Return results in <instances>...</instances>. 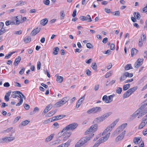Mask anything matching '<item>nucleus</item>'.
I'll list each match as a JSON object with an SVG mask.
<instances>
[{"label":"nucleus","instance_id":"obj_1","mask_svg":"<svg viewBox=\"0 0 147 147\" xmlns=\"http://www.w3.org/2000/svg\"><path fill=\"white\" fill-rule=\"evenodd\" d=\"M98 127L97 124H94L91 126L85 132L86 135H89L86 137H83L75 145V147H81L89 141L91 138L93 136L94 132L96 131Z\"/></svg>","mask_w":147,"mask_h":147},{"label":"nucleus","instance_id":"obj_2","mask_svg":"<svg viewBox=\"0 0 147 147\" xmlns=\"http://www.w3.org/2000/svg\"><path fill=\"white\" fill-rule=\"evenodd\" d=\"M77 126L78 124L76 123H74L70 124L67 126L65 128H64L61 132L58 133V135L59 136H60L63 135L62 134L63 132L69 130H74L75 129Z\"/></svg>","mask_w":147,"mask_h":147},{"label":"nucleus","instance_id":"obj_3","mask_svg":"<svg viewBox=\"0 0 147 147\" xmlns=\"http://www.w3.org/2000/svg\"><path fill=\"white\" fill-rule=\"evenodd\" d=\"M119 119H117L115 120L114 122H113L111 124L108 126L105 129L104 132L102 133V135L104 136L105 135V134L109 132H110L112 130L113 128L116 125V124L119 121Z\"/></svg>","mask_w":147,"mask_h":147},{"label":"nucleus","instance_id":"obj_4","mask_svg":"<svg viewBox=\"0 0 147 147\" xmlns=\"http://www.w3.org/2000/svg\"><path fill=\"white\" fill-rule=\"evenodd\" d=\"M138 88V87H134L129 89L127 91L125 92L123 95V98H125L128 97L132 94L135 92Z\"/></svg>","mask_w":147,"mask_h":147},{"label":"nucleus","instance_id":"obj_5","mask_svg":"<svg viewBox=\"0 0 147 147\" xmlns=\"http://www.w3.org/2000/svg\"><path fill=\"white\" fill-rule=\"evenodd\" d=\"M147 124V114L143 118L142 122L139 125L138 129H140L142 128Z\"/></svg>","mask_w":147,"mask_h":147},{"label":"nucleus","instance_id":"obj_6","mask_svg":"<svg viewBox=\"0 0 147 147\" xmlns=\"http://www.w3.org/2000/svg\"><path fill=\"white\" fill-rule=\"evenodd\" d=\"M125 134V131H124L116 138L115 140L116 142H117L122 140Z\"/></svg>","mask_w":147,"mask_h":147},{"label":"nucleus","instance_id":"obj_7","mask_svg":"<svg viewBox=\"0 0 147 147\" xmlns=\"http://www.w3.org/2000/svg\"><path fill=\"white\" fill-rule=\"evenodd\" d=\"M143 60L142 59H138L134 64L135 68H138L140 67L142 64Z\"/></svg>","mask_w":147,"mask_h":147},{"label":"nucleus","instance_id":"obj_8","mask_svg":"<svg viewBox=\"0 0 147 147\" xmlns=\"http://www.w3.org/2000/svg\"><path fill=\"white\" fill-rule=\"evenodd\" d=\"M63 132L64 133L63 134L64 137L63 140L65 141L70 136L71 134V132L70 131L67 132V131H64Z\"/></svg>","mask_w":147,"mask_h":147},{"label":"nucleus","instance_id":"obj_9","mask_svg":"<svg viewBox=\"0 0 147 147\" xmlns=\"http://www.w3.org/2000/svg\"><path fill=\"white\" fill-rule=\"evenodd\" d=\"M65 116H66L65 115H57V116L53 117L52 119V120L53 121H55L56 120L60 119L62 118H64V117H65Z\"/></svg>","mask_w":147,"mask_h":147},{"label":"nucleus","instance_id":"obj_10","mask_svg":"<svg viewBox=\"0 0 147 147\" xmlns=\"http://www.w3.org/2000/svg\"><path fill=\"white\" fill-rule=\"evenodd\" d=\"M139 114V112L137 110L129 118V120L130 121H132L134 119L136 116L138 115Z\"/></svg>","mask_w":147,"mask_h":147},{"label":"nucleus","instance_id":"obj_11","mask_svg":"<svg viewBox=\"0 0 147 147\" xmlns=\"http://www.w3.org/2000/svg\"><path fill=\"white\" fill-rule=\"evenodd\" d=\"M110 133H108L105 136L103 137L100 138L99 140L101 141L102 143L103 142L106 141L109 138L110 136Z\"/></svg>","mask_w":147,"mask_h":147},{"label":"nucleus","instance_id":"obj_12","mask_svg":"<svg viewBox=\"0 0 147 147\" xmlns=\"http://www.w3.org/2000/svg\"><path fill=\"white\" fill-rule=\"evenodd\" d=\"M147 103L146 101H144L143 102L141 103V107L138 109L137 110L139 112V113L141 111H140L143 110L147 106Z\"/></svg>","mask_w":147,"mask_h":147},{"label":"nucleus","instance_id":"obj_13","mask_svg":"<svg viewBox=\"0 0 147 147\" xmlns=\"http://www.w3.org/2000/svg\"><path fill=\"white\" fill-rule=\"evenodd\" d=\"M104 120L103 119V118L102 116H101L100 117H99L96 119H95L94 121H93V123H95V124H96V123H100ZM97 125H98L97 124H96ZM98 126V125H97Z\"/></svg>","mask_w":147,"mask_h":147},{"label":"nucleus","instance_id":"obj_14","mask_svg":"<svg viewBox=\"0 0 147 147\" xmlns=\"http://www.w3.org/2000/svg\"><path fill=\"white\" fill-rule=\"evenodd\" d=\"M40 28H37L33 30L31 33L32 36H34L38 33L40 30Z\"/></svg>","mask_w":147,"mask_h":147},{"label":"nucleus","instance_id":"obj_15","mask_svg":"<svg viewBox=\"0 0 147 147\" xmlns=\"http://www.w3.org/2000/svg\"><path fill=\"white\" fill-rule=\"evenodd\" d=\"M16 24L17 25L19 24L21 22L22 19V16H18L16 17Z\"/></svg>","mask_w":147,"mask_h":147},{"label":"nucleus","instance_id":"obj_16","mask_svg":"<svg viewBox=\"0 0 147 147\" xmlns=\"http://www.w3.org/2000/svg\"><path fill=\"white\" fill-rule=\"evenodd\" d=\"M54 135V134H52L48 136L45 140V142H47L51 141L53 138Z\"/></svg>","mask_w":147,"mask_h":147},{"label":"nucleus","instance_id":"obj_17","mask_svg":"<svg viewBox=\"0 0 147 147\" xmlns=\"http://www.w3.org/2000/svg\"><path fill=\"white\" fill-rule=\"evenodd\" d=\"M65 104L64 102H63V101H62V100H61L58 101V102H57L55 104V106L56 107H59Z\"/></svg>","mask_w":147,"mask_h":147},{"label":"nucleus","instance_id":"obj_18","mask_svg":"<svg viewBox=\"0 0 147 147\" xmlns=\"http://www.w3.org/2000/svg\"><path fill=\"white\" fill-rule=\"evenodd\" d=\"M21 57L20 56H18L17 58H16L14 63L15 65L17 66L21 60Z\"/></svg>","mask_w":147,"mask_h":147},{"label":"nucleus","instance_id":"obj_19","mask_svg":"<svg viewBox=\"0 0 147 147\" xmlns=\"http://www.w3.org/2000/svg\"><path fill=\"white\" fill-rule=\"evenodd\" d=\"M93 113H96L100 112L101 111V108L99 107H96L92 108Z\"/></svg>","mask_w":147,"mask_h":147},{"label":"nucleus","instance_id":"obj_20","mask_svg":"<svg viewBox=\"0 0 147 147\" xmlns=\"http://www.w3.org/2000/svg\"><path fill=\"white\" fill-rule=\"evenodd\" d=\"M48 22V20L47 18L42 20L40 21V24L43 26L46 25Z\"/></svg>","mask_w":147,"mask_h":147},{"label":"nucleus","instance_id":"obj_21","mask_svg":"<svg viewBox=\"0 0 147 147\" xmlns=\"http://www.w3.org/2000/svg\"><path fill=\"white\" fill-rule=\"evenodd\" d=\"M21 92L19 91H15L12 93V96L14 98H16L17 97L16 94H21Z\"/></svg>","mask_w":147,"mask_h":147},{"label":"nucleus","instance_id":"obj_22","mask_svg":"<svg viewBox=\"0 0 147 147\" xmlns=\"http://www.w3.org/2000/svg\"><path fill=\"white\" fill-rule=\"evenodd\" d=\"M133 15H134V17L136 19H137L138 20L140 19L141 18V16L140 15L139 13L138 12H134L133 13Z\"/></svg>","mask_w":147,"mask_h":147},{"label":"nucleus","instance_id":"obj_23","mask_svg":"<svg viewBox=\"0 0 147 147\" xmlns=\"http://www.w3.org/2000/svg\"><path fill=\"white\" fill-rule=\"evenodd\" d=\"M24 42L26 43L30 42L31 40V38L30 36L26 37L24 39Z\"/></svg>","mask_w":147,"mask_h":147},{"label":"nucleus","instance_id":"obj_24","mask_svg":"<svg viewBox=\"0 0 147 147\" xmlns=\"http://www.w3.org/2000/svg\"><path fill=\"white\" fill-rule=\"evenodd\" d=\"M138 51L134 48H133L131 50V55L133 57L134 54H136L138 52Z\"/></svg>","mask_w":147,"mask_h":147},{"label":"nucleus","instance_id":"obj_25","mask_svg":"<svg viewBox=\"0 0 147 147\" xmlns=\"http://www.w3.org/2000/svg\"><path fill=\"white\" fill-rule=\"evenodd\" d=\"M86 19L85 21L87 22H90L92 21V20L89 15H87L86 16H85Z\"/></svg>","mask_w":147,"mask_h":147},{"label":"nucleus","instance_id":"obj_26","mask_svg":"<svg viewBox=\"0 0 147 147\" xmlns=\"http://www.w3.org/2000/svg\"><path fill=\"white\" fill-rule=\"evenodd\" d=\"M63 77L61 76H58L57 77L56 80L59 83H61L63 81Z\"/></svg>","mask_w":147,"mask_h":147},{"label":"nucleus","instance_id":"obj_27","mask_svg":"<svg viewBox=\"0 0 147 147\" xmlns=\"http://www.w3.org/2000/svg\"><path fill=\"white\" fill-rule=\"evenodd\" d=\"M140 137H135L133 139L134 143L135 144H138V141L140 140Z\"/></svg>","mask_w":147,"mask_h":147},{"label":"nucleus","instance_id":"obj_28","mask_svg":"<svg viewBox=\"0 0 147 147\" xmlns=\"http://www.w3.org/2000/svg\"><path fill=\"white\" fill-rule=\"evenodd\" d=\"M133 69L131 64H127L125 67V69L127 70L131 69Z\"/></svg>","mask_w":147,"mask_h":147},{"label":"nucleus","instance_id":"obj_29","mask_svg":"<svg viewBox=\"0 0 147 147\" xmlns=\"http://www.w3.org/2000/svg\"><path fill=\"white\" fill-rule=\"evenodd\" d=\"M16 52H10L5 57V59H8L10 58L11 56L12 55L13 53H15Z\"/></svg>","mask_w":147,"mask_h":147},{"label":"nucleus","instance_id":"obj_30","mask_svg":"<svg viewBox=\"0 0 147 147\" xmlns=\"http://www.w3.org/2000/svg\"><path fill=\"white\" fill-rule=\"evenodd\" d=\"M59 49L58 47H56L54 48L53 54L54 55H57L58 54Z\"/></svg>","mask_w":147,"mask_h":147},{"label":"nucleus","instance_id":"obj_31","mask_svg":"<svg viewBox=\"0 0 147 147\" xmlns=\"http://www.w3.org/2000/svg\"><path fill=\"white\" fill-rule=\"evenodd\" d=\"M124 74L125 75V76L126 78L127 77H132L133 75V74L131 73H129L127 72H124Z\"/></svg>","mask_w":147,"mask_h":147},{"label":"nucleus","instance_id":"obj_32","mask_svg":"<svg viewBox=\"0 0 147 147\" xmlns=\"http://www.w3.org/2000/svg\"><path fill=\"white\" fill-rule=\"evenodd\" d=\"M130 87V84H129L124 85L123 86V90L125 91L127 90Z\"/></svg>","mask_w":147,"mask_h":147},{"label":"nucleus","instance_id":"obj_33","mask_svg":"<svg viewBox=\"0 0 147 147\" xmlns=\"http://www.w3.org/2000/svg\"><path fill=\"white\" fill-rule=\"evenodd\" d=\"M91 67L93 69L96 70L97 69V66L95 62L92 63L91 65Z\"/></svg>","mask_w":147,"mask_h":147},{"label":"nucleus","instance_id":"obj_34","mask_svg":"<svg viewBox=\"0 0 147 147\" xmlns=\"http://www.w3.org/2000/svg\"><path fill=\"white\" fill-rule=\"evenodd\" d=\"M115 96V94H113L110 95L108 97L109 103L110 102L113 101V98Z\"/></svg>","mask_w":147,"mask_h":147},{"label":"nucleus","instance_id":"obj_35","mask_svg":"<svg viewBox=\"0 0 147 147\" xmlns=\"http://www.w3.org/2000/svg\"><path fill=\"white\" fill-rule=\"evenodd\" d=\"M102 142L99 140L97 141L93 145L92 147H98Z\"/></svg>","mask_w":147,"mask_h":147},{"label":"nucleus","instance_id":"obj_36","mask_svg":"<svg viewBox=\"0 0 147 147\" xmlns=\"http://www.w3.org/2000/svg\"><path fill=\"white\" fill-rule=\"evenodd\" d=\"M26 4V1H19L18 3L16 4L18 6L19 5H22Z\"/></svg>","mask_w":147,"mask_h":147},{"label":"nucleus","instance_id":"obj_37","mask_svg":"<svg viewBox=\"0 0 147 147\" xmlns=\"http://www.w3.org/2000/svg\"><path fill=\"white\" fill-rule=\"evenodd\" d=\"M57 110L55 109L54 110L52 111H50L48 113V115L49 116H51L53 115L54 114H55L57 112Z\"/></svg>","mask_w":147,"mask_h":147},{"label":"nucleus","instance_id":"obj_38","mask_svg":"<svg viewBox=\"0 0 147 147\" xmlns=\"http://www.w3.org/2000/svg\"><path fill=\"white\" fill-rule=\"evenodd\" d=\"M102 100L106 103H109L108 96L106 95H104L102 97Z\"/></svg>","mask_w":147,"mask_h":147},{"label":"nucleus","instance_id":"obj_39","mask_svg":"<svg viewBox=\"0 0 147 147\" xmlns=\"http://www.w3.org/2000/svg\"><path fill=\"white\" fill-rule=\"evenodd\" d=\"M141 40L144 42L146 40V36L145 34H143L141 36Z\"/></svg>","mask_w":147,"mask_h":147},{"label":"nucleus","instance_id":"obj_40","mask_svg":"<svg viewBox=\"0 0 147 147\" xmlns=\"http://www.w3.org/2000/svg\"><path fill=\"white\" fill-rule=\"evenodd\" d=\"M110 115V113H106L104 115L102 116V117L103 118V120L106 119L107 118L109 115Z\"/></svg>","mask_w":147,"mask_h":147},{"label":"nucleus","instance_id":"obj_41","mask_svg":"<svg viewBox=\"0 0 147 147\" xmlns=\"http://www.w3.org/2000/svg\"><path fill=\"white\" fill-rule=\"evenodd\" d=\"M123 130L119 127H118L115 130V132L118 134L122 131Z\"/></svg>","mask_w":147,"mask_h":147},{"label":"nucleus","instance_id":"obj_42","mask_svg":"<svg viewBox=\"0 0 147 147\" xmlns=\"http://www.w3.org/2000/svg\"><path fill=\"white\" fill-rule=\"evenodd\" d=\"M71 142V140H69L67 142L63 144L65 147H68L69 145Z\"/></svg>","mask_w":147,"mask_h":147},{"label":"nucleus","instance_id":"obj_43","mask_svg":"<svg viewBox=\"0 0 147 147\" xmlns=\"http://www.w3.org/2000/svg\"><path fill=\"white\" fill-rule=\"evenodd\" d=\"M30 122V121L28 120H26L24 121H23L21 123V124L24 126H25L27 125Z\"/></svg>","mask_w":147,"mask_h":147},{"label":"nucleus","instance_id":"obj_44","mask_svg":"<svg viewBox=\"0 0 147 147\" xmlns=\"http://www.w3.org/2000/svg\"><path fill=\"white\" fill-rule=\"evenodd\" d=\"M126 78L124 73L122 75L120 78L119 79L120 81H122L124 80Z\"/></svg>","mask_w":147,"mask_h":147},{"label":"nucleus","instance_id":"obj_45","mask_svg":"<svg viewBox=\"0 0 147 147\" xmlns=\"http://www.w3.org/2000/svg\"><path fill=\"white\" fill-rule=\"evenodd\" d=\"M69 100V98L67 97H65L63 98L61 100L63 101V102L65 104Z\"/></svg>","mask_w":147,"mask_h":147},{"label":"nucleus","instance_id":"obj_46","mask_svg":"<svg viewBox=\"0 0 147 147\" xmlns=\"http://www.w3.org/2000/svg\"><path fill=\"white\" fill-rule=\"evenodd\" d=\"M122 91V88L120 87H118L116 90V92L118 94H120Z\"/></svg>","mask_w":147,"mask_h":147},{"label":"nucleus","instance_id":"obj_47","mask_svg":"<svg viewBox=\"0 0 147 147\" xmlns=\"http://www.w3.org/2000/svg\"><path fill=\"white\" fill-rule=\"evenodd\" d=\"M60 18L61 20L64 19L65 14L64 11H63L60 12Z\"/></svg>","mask_w":147,"mask_h":147},{"label":"nucleus","instance_id":"obj_48","mask_svg":"<svg viewBox=\"0 0 147 147\" xmlns=\"http://www.w3.org/2000/svg\"><path fill=\"white\" fill-rule=\"evenodd\" d=\"M53 121L51 119H49L47 120H45L43 123L44 124H45L49 123L51 122L52 121Z\"/></svg>","mask_w":147,"mask_h":147},{"label":"nucleus","instance_id":"obj_49","mask_svg":"<svg viewBox=\"0 0 147 147\" xmlns=\"http://www.w3.org/2000/svg\"><path fill=\"white\" fill-rule=\"evenodd\" d=\"M112 73V71H110L109 72H107L105 75L106 78H108L111 76V74Z\"/></svg>","mask_w":147,"mask_h":147},{"label":"nucleus","instance_id":"obj_50","mask_svg":"<svg viewBox=\"0 0 147 147\" xmlns=\"http://www.w3.org/2000/svg\"><path fill=\"white\" fill-rule=\"evenodd\" d=\"M140 111H141L139 113V114H138V118H139L140 117H142L145 114L144 112L143 111V110H141Z\"/></svg>","mask_w":147,"mask_h":147},{"label":"nucleus","instance_id":"obj_51","mask_svg":"<svg viewBox=\"0 0 147 147\" xmlns=\"http://www.w3.org/2000/svg\"><path fill=\"white\" fill-rule=\"evenodd\" d=\"M23 102V99L22 98H20V101L16 105V106H20L22 104Z\"/></svg>","mask_w":147,"mask_h":147},{"label":"nucleus","instance_id":"obj_52","mask_svg":"<svg viewBox=\"0 0 147 147\" xmlns=\"http://www.w3.org/2000/svg\"><path fill=\"white\" fill-rule=\"evenodd\" d=\"M127 125V124L126 123H123V124H122V125H121L119 127L120 128H121L122 130H123V129H124V128H125L126 127Z\"/></svg>","mask_w":147,"mask_h":147},{"label":"nucleus","instance_id":"obj_53","mask_svg":"<svg viewBox=\"0 0 147 147\" xmlns=\"http://www.w3.org/2000/svg\"><path fill=\"white\" fill-rule=\"evenodd\" d=\"M82 103V101H80V100H79L76 106V108H78L80 106V105H81V104Z\"/></svg>","mask_w":147,"mask_h":147},{"label":"nucleus","instance_id":"obj_54","mask_svg":"<svg viewBox=\"0 0 147 147\" xmlns=\"http://www.w3.org/2000/svg\"><path fill=\"white\" fill-rule=\"evenodd\" d=\"M41 64L40 61H38L37 63V68L38 70H40L41 68Z\"/></svg>","mask_w":147,"mask_h":147},{"label":"nucleus","instance_id":"obj_55","mask_svg":"<svg viewBox=\"0 0 147 147\" xmlns=\"http://www.w3.org/2000/svg\"><path fill=\"white\" fill-rule=\"evenodd\" d=\"M22 32L21 30H20L18 31H15L14 32V34L15 35H20L22 33Z\"/></svg>","mask_w":147,"mask_h":147},{"label":"nucleus","instance_id":"obj_56","mask_svg":"<svg viewBox=\"0 0 147 147\" xmlns=\"http://www.w3.org/2000/svg\"><path fill=\"white\" fill-rule=\"evenodd\" d=\"M5 32V28H2L0 30V36L2 35Z\"/></svg>","mask_w":147,"mask_h":147},{"label":"nucleus","instance_id":"obj_57","mask_svg":"<svg viewBox=\"0 0 147 147\" xmlns=\"http://www.w3.org/2000/svg\"><path fill=\"white\" fill-rule=\"evenodd\" d=\"M43 3L45 5H48L50 3V1L49 0H43Z\"/></svg>","mask_w":147,"mask_h":147},{"label":"nucleus","instance_id":"obj_58","mask_svg":"<svg viewBox=\"0 0 147 147\" xmlns=\"http://www.w3.org/2000/svg\"><path fill=\"white\" fill-rule=\"evenodd\" d=\"M14 83L15 84L14 86H15L18 87L19 88L21 87V85L19 83L16 82H14Z\"/></svg>","mask_w":147,"mask_h":147},{"label":"nucleus","instance_id":"obj_59","mask_svg":"<svg viewBox=\"0 0 147 147\" xmlns=\"http://www.w3.org/2000/svg\"><path fill=\"white\" fill-rule=\"evenodd\" d=\"M86 74L87 76H90L91 75V71L89 69H87L86 71Z\"/></svg>","mask_w":147,"mask_h":147},{"label":"nucleus","instance_id":"obj_60","mask_svg":"<svg viewBox=\"0 0 147 147\" xmlns=\"http://www.w3.org/2000/svg\"><path fill=\"white\" fill-rule=\"evenodd\" d=\"M8 142H10L14 140L15 139L14 137H8Z\"/></svg>","mask_w":147,"mask_h":147},{"label":"nucleus","instance_id":"obj_61","mask_svg":"<svg viewBox=\"0 0 147 147\" xmlns=\"http://www.w3.org/2000/svg\"><path fill=\"white\" fill-rule=\"evenodd\" d=\"M86 47L88 48L91 49L93 47L92 45L90 43H88L86 44Z\"/></svg>","mask_w":147,"mask_h":147},{"label":"nucleus","instance_id":"obj_62","mask_svg":"<svg viewBox=\"0 0 147 147\" xmlns=\"http://www.w3.org/2000/svg\"><path fill=\"white\" fill-rule=\"evenodd\" d=\"M20 116H18L16 117L14 121H13V123H16V122H17L20 119Z\"/></svg>","mask_w":147,"mask_h":147},{"label":"nucleus","instance_id":"obj_63","mask_svg":"<svg viewBox=\"0 0 147 147\" xmlns=\"http://www.w3.org/2000/svg\"><path fill=\"white\" fill-rule=\"evenodd\" d=\"M24 108L25 109L28 110L30 108V106L29 105L25 104L24 106Z\"/></svg>","mask_w":147,"mask_h":147},{"label":"nucleus","instance_id":"obj_64","mask_svg":"<svg viewBox=\"0 0 147 147\" xmlns=\"http://www.w3.org/2000/svg\"><path fill=\"white\" fill-rule=\"evenodd\" d=\"M92 61V59H90L88 60H86L85 61V62L87 64H90Z\"/></svg>","mask_w":147,"mask_h":147}]
</instances>
